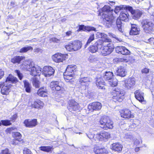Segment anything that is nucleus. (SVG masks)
Here are the masks:
<instances>
[{
	"instance_id": "obj_47",
	"label": "nucleus",
	"mask_w": 154,
	"mask_h": 154,
	"mask_svg": "<svg viewBox=\"0 0 154 154\" xmlns=\"http://www.w3.org/2000/svg\"><path fill=\"white\" fill-rule=\"evenodd\" d=\"M101 137L100 135V133L99 134H97L94 135V140L95 141H102L101 140Z\"/></svg>"
},
{
	"instance_id": "obj_48",
	"label": "nucleus",
	"mask_w": 154,
	"mask_h": 154,
	"mask_svg": "<svg viewBox=\"0 0 154 154\" xmlns=\"http://www.w3.org/2000/svg\"><path fill=\"white\" fill-rule=\"evenodd\" d=\"M98 60V58L95 56L93 55L90 56L88 58V60L91 62H94Z\"/></svg>"
},
{
	"instance_id": "obj_62",
	"label": "nucleus",
	"mask_w": 154,
	"mask_h": 154,
	"mask_svg": "<svg viewBox=\"0 0 154 154\" xmlns=\"http://www.w3.org/2000/svg\"><path fill=\"white\" fill-rule=\"evenodd\" d=\"M51 40L53 42H58L59 41V39L55 38H52Z\"/></svg>"
},
{
	"instance_id": "obj_1",
	"label": "nucleus",
	"mask_w": 154,
	"mask_h": 154,
	"mask_svg": "<svg viewBox=\"0 0 154 154\" xmlns=\"http://www.w3.org/2000/svg\"><path fill=\"white\" fill-rule=\"evenodd\" d=\"M23 65L25 66V68L27 70L30 72V74L32 76H39L41 72L42 69L38 66L36 67L33 62H31L26 65L23 64Z\"/></svg>"
},
{
	"instance_id": "obj_24",
	"label": "nucleus",
	"mask_w": 154,
	"mask_h": 154,
	"mask_svg": "<svg viewBox=\"0 0 154 154\" xmlns=\"http://www.w3.org/2000/svg\"><path fill=\"white\" fill-rule=\"evenodd\" d=\"M49 86L53 90H55L59 91L61 89V87L60 86L59 82L58 81H52L50 84Z\"/></svg>"
},
{
	"instance_id": "obj_22",
	"label": "nucleus",
	"mask_w": 154,
	"mask_h": 154,
	"mask_svg": "<svg viewBox=\"0 0 154 154\" xmlns=\"http://www.w3.org/2000/svg\"><path fill=\"white\" fill-rule=\"evenodd\" d=\"M95 81L96 85L97 87L100 89H104V82L103 80L100 77H98L94 79Z\"/></svg>"
},
{
	"instance_id": "obj_59",
	"label": "nucleus",
	"mask_w": 154,
	"mask_h": 154,
	"mask_svg": "<svg viewBox=\"0 0 154 154\" xmlns=\"http://www.w3.org/2000/svg\"><path fill=\"white\" fill-rule=\"evenodd\" d=\"M4 75V71L2 69H0V79L3 77Z\"/></svg>"
},
{
	"instance_id": "obj_26",
	"label": "nucleus",
	"mask_w": 154,
	"mask_h": 154,
	"mask_svg": "<svg viewBox=\"0 0 154 154\" xmlns=\"http://www.w3.org/2000/svg\"><path fill=\"white\" fill-rule=\"evenodd\" d=\"M44 104L40 100H38L32 103L31 107L38 109H41L44 106Z\"/></svg>"
},
{
	"instance_id": "obj_21",
	"label": "nucleus",
	"mask_w": 154,
	"mask_h": 154,
	"mask_svg": "<svg viewBox=\"0 0 154 154\" xmlns=\"http://www.w3.org/2000/svg\"><path fill=\"white\" fill-rule=\"evenodd\" d=\"M135 96L137 100L141 103L145 102L144 100V93L138 90L135 91L134 93Z\"/></svg>"
},
{
	"instance_id": "obj_12",
	"label": "nucleus",
	"mask_w": 154,
	"mask_h": 154,
	"mask_svg": "<svg viewBox=\"0 0 154 154\" xmlns=\"http://www.w3.org/2000/svg\"><path fill=\"white\" fill-rule=\"evenodd\" d=\"M97 35L98 36L99 38L104 39L98 40L97 43V45H104L106 42H111V40L107 38V35L104 33L97 32Z\"/></svg>"
},
{
	"instance_id": "obj_64",
	"label": "nucleus",
	"mask_w": 154,
	"mask_h": 154,
	"mask_svg": "<svg viewBox=\"0 0 154 154\" xmlns=\"http://www.w3.org/2000/svg\"><path fill=\"white\" fill-rule=\"evenodd\" d=\"M10 5H11V6L12 7H14V5H15L14 2H11Z\"/></svg>"
},
{
	"instance_id": "obj_6",
	"label": "nucleus",
	"mask_w": 154,
	"mask_h": 154,
	"mask_svg": "<svg viewBox=\"0 0 154 154\" xmlns=\"http://www.w3.org/2000/svg\"><path fill=\"white\" fill-rule=\"evenodd\" d=\"M112 13L108 14L103 13L102 15V18L104 19V21L105 23L106 26L108 27L112 26L113 23H115V18L113 16Z\"/></svg>"
},
{
	"instance_id": "obj_53",
	"label": "nucleus",
	"mask_w": 154,
	"mask_h": 154,
	"mask_svg": "<svg viewBox=\"0 0 154 154\" xmlns=\"http://www.w3.org/2000/svg\"><path fill=\"white\" fill-rule=\"evenodd\" d=\"M15 72L17 73L19 79L21 80L23 76L22 74L20 72V71L19 70H16Z\"/></svg>"
},
{
	"instance_id": "obj_56",
	"label": "nucleus",
	"mask_w": 154,
	"mask_h": 154,
	"mask_svg": "<svg viewBox=\"0 0 154 154\" xmlns=\"http://www.w3.org/2000/svg\"><path fill=\"white\" fill-rule=\"evenodd\" d=\"M0 154H10L9 150L7 148L2 150Z\"/></svg>"
},
{
	"instance_id": "obj_29",
	"label": "nucleus",
	"mask_w": 154,
	"mask_h": 154,
	"mask_svg": "<svg viewBox=\"0 0 154 154\" xmlns=\"http://www.w3.org/2000/svg\"><path fill=\"white\" fill-rule=\"evenodd\" d=\"M95 28L93 27H91L89 26H85L84 25H79V29L77 30V31L79 32L81 30L90 31H95Z\"/></svg>"
},
{
	"instance_id": "obj_5",
	"label": "nucleus",
	"mask_w": 154,
	"mask_h": 154,
	"mask_svg": "<svg viewBox=\"0 0 154 154\" xmlns=\"http://www.w3.org/2000/svg\"><path fill=\"white\" fill-rule=\"evenodd\" d=\"M113 99L114 101L121 102L123 99L125 94L123 91L118 88H116L112 92Z\"/></svg>"
},
{
	"instance_id": "obj_19",
	"label": "nucleus",
	"mask_w": 154,
	"mask_h": 154,
	"mask_svg": "<svg viewBox=\"0 0 154 154\" xmlns=\"http://www.w3.org/2000/svg\"><path fill=\"white\" fill-rule=\"evenodd\" d=\"M24 124L26 127L32 128L35 126L37 125V119H35L31 120L29 119H26L24 121Z\"/></svg>"
},
{
	"instance_id": "obj_41",
	"label": "nucleus",
	"mask_w": 154,
	"mask_h": 154,
	"mask_svg": "<svg viewBox=\"0 0 154 154\" xmlns=\"http://www.w3.org/2000/svg\"><path fill=\"white\" fill-rule=\"evenodd\" d=\"M23 82L26 91L27 92H30L31 88L30 84L26 80L24 81Z\"/></svg>"
},
{
	"instance_id": "obj_32",
	"label": "nucleus",
	"mask_w": 154,
	"mask_h": 154,
	"mask_svg": "<svg viewBox=\"0 0 154 154\" xmlns=\"http://www.w3.org/2000/svg\"><path fill=\"white\" fill-rule=\"evenodd\" d=\"M97 42L93 45L90 46L88 48L89 51L92 53H94L96 52L98 49V48H100V45H101L97 44Z\"/></svg>"
},
{
	"instance_id": "obj_13",
	"label": "nucleus",
	"mask_w": 154,
	"mask_h": 154,
	"mask_svg": "<svg viewBox=\"0 0 154 154\" xmlns=\"http://www.w3.org/2000/svg\"><path fill=\"white\" fill-rule=\"evenodd\" d=\"M128 11H130L133 15L132 18L135 20L139 19L141 16L142 12L139 10H133L132 8L129 6Z\"/></svg>"
},
{
	"instance_id": "obj_3",
	"label": "nucleus",
	"mask_w": 154,
	"mask_h": 154,
	"mask_svg": "<svg viewBox=\"0 0 154 154\" xmlns=\"http://www.w3.org/2000/svg\"><path fill=\"white\" fill-rule=\"evenodd\" d=\"M75 66H68L63 75L64 78L66 82H69L72 79L74 76V71H75Z\"/></svg>"
},
{
	"instance_id": "obj_63",
	"label": "nucleus",
	"mask_w": 154,
	"mask_h": 154,
	"mask_svg": "<svg viewBox=\"0 0 154 154\" xmlns=\"http://www.w3.org/2000/svg\"><path fill=\"white\" fill-rule=\"evenodd\" d=\"M140 143V141L136 139L134 141V144L135 145H137Z\"/></svg>"
},
{
	"instance_id": "obj_31",
	"label": "nucleus",
	"mask_w": 154,
	"mask_h": 154,
	"mask_svg": "<svg viewBox=\"0 0 154 154\" xmlns=\"http://www.w3.org/2000/svg\"><path fill=\"white\" fill-rule=\"evenodd\" d=\"M113 73L110 71L105 72L103 74V77L106 80L109 81L113 78Z\"/></svg>"
},
{
	"instance_id": "obj_27",
	"label": "nucleus",
	"mask_w": 154,
	"mask_h": 154,
	"mask_svg": "<svg viewBox=\"0 0 154 154\" xmlns=\"http://www.w3.org/2000/svg\"><path fill=\"white\" fill-rule=\"evenodd\" d=\"M96 154H108L107 151L104 148H101L99 146H94V150Z\"/></svg>"
},
{
	"instance_id": "obj_15",
	"label": "nucleus",
	"mask_w": 154,
	"mask_h": 154,
	"mask_svg": "<svg viewBox=\"0 0 154 154\" xmlns=\"http://www.w3.org/2000/svg\"><path fill=\"white\" fill-rule=\"evenodd\" d=\"M67 54H62L60 53H56L54 55L52 59L56 63L63 62L65 60Z\"/></svg>"
},
{
	"instance_id": "obj_51",
	"label": "nucleus",
	"mask_w": 154,
	"mask_h": 154,
	"mask_svg": "<svg viewBox=\"0 0 154 154\" xmlns=\"http://www.w3.org/2000/svg\"><path fill=\"white\" fill-rule=\"evenodd\" d=\"M110 37H112L116 38L117 39L118 41L119 42H121L122 41V40L121 38H119L116 35L112 33H108Z\"/></svg>"
},
{
	"instance_id": "obj_9",
	"label": "nucleus",
	"mask_w": 154,
	"mask_h": 154,
	"mask_svg": "<svg viewBox=\"0 0 154 154\" xmlns=\"http://www.w3.org/2000/svg\"><path fill=\"white\" fill-rule=\"evenodd\" d=\"M91 81V79L88 77H82L80 78L79 81V90L81 92L85 90L89 83Z\"/></svg>"
},
{
	"instance_id": "obj_50",
	"label": "nucleus",
	"mask_w": 154,
	"mask_h": 154,
	"mask_svg": "<svg viewBox=\"0 0 154 154\" xmlns=\"http://www.w3.org/2000/svg\"><path fill=\"white\" fill-rule=\"evenodd\" d=\"M124 138L125 139H129L131 140H132L133 138V135L131 133H128L125 134Z\"/></svg>"
},
{
	"instance_id": "obj_34",
	"label": "nucleus",
	"mask_w": 154,
	"mask_h": 154,
	"mask_svg": "<svg viewBox=\"0 0 154 154\" xmlns=\"http://www.w3.org/2000/svg\"><path fill=\"white\" fill-rule=\"evenodd\" d=\"M11 85H4L2 88L1 90V93L3 95H8L9 93V90L11 87Z\"/></svg>"
},
{
	"instance_id": "obj_60",
	"label": "nucleus",
	"mask_w": 154,
	"mask_h": 154,
	"mask_svg": "<svg viewBox=\"0 0 154 154\" xmlns=\"http://www.w3.org/2000/svg\"><path fill=\"white\" fill-rule=\"evenodd\" d=\"M72 32L71 31H68L66 32V36H69L71 35H72Z\"/></svg>"
},
{
	"instance_id": "obj_42",
	"label": "nucleus",
	"mask_w": 154,
	"mask_h": 154,
	"mask_svg": "<svg viewBox=\"0 0 154 154\" xmlns=\"http://www.w3.org/2000/svg\"><path fill=\"white\" fill-rule=\"evenodd\" d=\"M121 20L120 19H117L116 20V22H115V23H113V24H115L116 23V26L118 28V29L121 32H122V29L121 28L122 26V23L121 22Z\"/></svg>"
},
{
	"instance_id": "obj_37",
	"label": "nucleus",
	"mask_w": 154,
	"mask_h": 154,
	"mask_svg": "<svg viewBox=\"0 0 154 154\" xmlns=\"http://www.w3.org/2000/svg\"><path fill=\"white\" fill-rule=\"evenodd\" d=\"M25 57L23 56H17L11 59V62L14 63H19Z\"/></svg>"
},
{
	"instance_id": "obj_14",
	"label": "nucleus",
	"mask_w": 154,
	"mask_h": 154,
	"mask_svg": "<svg viewBox=\"0 0 154 154\" xmlns=\"http://www.w3.org/2000/svg\"><path fill=\"white\" fill-rule=\"evenodd\" d=\"M54 72V70L52 67L50 66H45L43 69L42 74L44 75L45 77H49L53 75Z\"/></svg>"
},
{
	"instance_id": "obj_28",
	"label": "nucleus",
	"mask_w": 154,
	"mask_h": 154,
	"mask_svg": "<svg viewBox=\"0 0 154 154\" xmlns=\"http://www.w3.org/2000/svg\"><path fill=\"white\" fill-rule=\"evenodd\" d=\"M110 148L115 151L119 152L122 150V146L119 143H113L111 145Z\"/></svg>"
},
{
	"instance_id": "obj_33",
	"label": "nucleus",
	"mask_w": 154,
	"mask_h": 154,
	"mask_svg": "<svg viewBox=\"0 0 154 154\" xmlns=\"http://www.w3.org/2000/svg\"><path fill=\"white\" fill-rule=\"evenodd\" d=\"M117 73L118 75L124 77L126 75V72L123 66H120L119 67Z\"/></svg>"
},
{
	"instance_id": "obj_39",
	"label": "nucleus",
	"mask_w": 154,
	"mask_h": 154,
	"mask_svg": "<svg viewBox=\"0 0 154 154\" xmlns=\"http://www.w3.org/2000/svg\"><path fill=\"white\" fill-rule=\"evenodd\" d=\"M101 10L103 12L107 14L112 13L113 12V10L111 9L110 7L108 5H105Z\"/></svg>"
},
{
	"instance_id": "obj_40",
	"label": "nucleus",
	"mask_w": 154,
	"mask_h": 154,
	"mask_svg": "<svg viewBox=\"0 0 154 154\" xmlns=\"http://www.w3.org/2000/svg\"><path fill=\"white\" fill-rule=\"evenodd\" d=\"M17 82V79L13 76L11 75H9L7 77L6 80V82H11L12 83H16Z\"/></svg>"
},
{
	"instance_id": "obj_8",
	"label": "nucleus",
	"mask_w": 154,
	"mask_h": 154,
	"mask_svg": "<svg viewBox=\"0 0 154 154\" xmlns=\"http://www.w3.org/2000/svg\"><path fill=\"white\" fill-rule=\"evenodd\" d=\"M100 45V49L101 53L102 55L103 56L110 54L112 52L114 49L113 44L112 43H108L106 45Z\"/></svg>"
},
{
	"instance_id": "obj_20",
	"label": "nucleus",
	"mask_w": 154,
	"mask_h": 154,
	"mask_svg": "<svg viewBox=\"0 0 154 154\" xmlns=\"http://www.w3.org/2000/svg\"><path fill=\"white\" fill-rule=\"evenodd\" d=\"M121 116L124 118H130L133 117V116L131 114V112L128 109H124L120 111Z\"/></svg>"
},
{
	"instance_id": "obj_35",
	"label": "nucleus",
	"mask_w": 154,
	"mask_h": 154,
	"mask_svg": "<svg viewBox=\"0 0 154 154\" xmlns=\"http://www.w3.org/2000/svg\"><path fill=\"white\" fill-rule=\"evenodd\" d=\"M129 14L127 12H121L119 16V18L120 20L122 21H128V19Z\"/></svg>"
},
{
	"instance_id": "obj_45",
	"label": "nucleus",
	"mask_w": 154,
	"mask_h": 154,
	"mask_svg": "<svg viewBox=\"0 0 154 154\" xmlns=\"http://www.w3.org/2000/svg\"><path fill=\"white\" fill-rule=\"evenodd\" d=\"M109 85L112 87H115L117 85V80L116 79H112L108 81Z\"/></svg>"
},
{
	"instance_id": "obj_16",
	"label": "nucleus",
	"mask_w": 154,
	"mask_h": 154,
	"mask_svg": "<svg viewBox=\"0 0 154 154\" xmlns=\"http://www.w3.org/2000/svg\"><path fill=\"white\" fill-rule=\"evenodd\" d=\"M102 107L101 103L98 102H94L90 104L88 106V109L90 110H98Z\"/></svg>"
},
{
	"instance_id": "obj_57",
	"label": "nucleus",
	"mask_w": 154,
	"mask_h": 154,
	"mask_svg": "<svg viewBox=\"0 0 154 154\" xmlns=\"http://www.w3.org/2000/svg\"><path fill=\"white\" fill-rule=\"evenodd\" d=\"M147 41L148 42H146L147 43H149L151 44H153L154 43V38H151L149 39Z\"/></svg>"
},
{
	"instance_id": "obj_54",
	"label": "nucleus",
	"mask_w": 154,
	"mask_h": 154,
	"mask_svg": "<svg viewBox=\"0 0 154 154\" xmlns=\"http://www.w3.org/2000/svg\"><path fill=\"white\" fill-rule=\"evenodd\" d=\"M23 154H32L31 151L29 149L24 148L23 150Z\"/></svg>"
},
{
	"instance_id": "obj_10",
	"label": "nucleus",
	"mask_w": 154,
	"mask_h": 154,
	"mask_svg": "<svg viewBox=\"0 0 154 154\" xmlns=\"http://www.w3.org/2000/svg\"><path fill=\"white\" fill-rule=\"evenodd\" d=\"M142 27L146 32H148L151 31L153 29L154 25L152 22L149 21L147 19H143L141 22Z\"/></svg>"
},
{
	"instance_id": "obj_4",
	"label": "nucleus",
	"mask_w": 154,
	"mask_h": 154,
	"mask_svg": "<svg viewBox=\"0 0 154 154\" xmlns=\"http://www.w3.org/2000/svg\"><path fill=\"white\" fill-rule=\"evenodd\" d=\"M82 43L79 40H75L70 42L65 46L66 49L69 51H76L81 48Z\"/></svg>"
},
{
	"instance_id": "obj_17",
	"label": "nucleus",
	"mask_w": 154,
	"mask_h": 154,
	"mask_svg": "<svg viewBox=\"0 0 154 154\" xmlns=\"http://www.w3.org/2000/svg\"><path fill=\"white\" fill-rule=\"evenodd\" d=\"M115 49L117 53H120L123 55L129 54L130 53V51L125 47L117 46L116 47Z\"/></svg>"
},
{
	"instance_id": "obj_55",
	"label": "nucleus",
	"mask_w": 154,
	"mask_h": 154,
	"mask_svg": "<svg viewBox=\"0 0 154 154\" xmlns=\"http://www.w3.org/2000/svg\"><path fill=\"white\" fill-rule=\"evenodd\" d=\"M86 136L87 137L90 139L91 140H92L93 141L94 138V135L93 134L91 133H86Z\"/></svg>"
},
{
	"instance_id": "obj_61",
	"label": "nucleus",
	"mask_w": 154,
	"mask_h": 154,
	"mask_svg": "<svg viewBox=\"0 0 154 154\" xmlns=\"http://www.w3.org/2000/svg\"><path fill=\"white\" fill-rule=\"evenodd\" d=\"M17 114H15L14 115H13L11 118V120H12L13 121H14L16 119H17Z\"/></svg>"
},
{
	"instance_id": "obj_46",
	"label": "nucleus",
	"mask_w": 154,
	"mask_h": 154,
	"mask_svg": "<svg viewBox=\"0 0 154 154\" xmlns=\"http://www.w3.org/2000/svg\"><path fill=\"white\" fill-rule=\"evenodd\" d=\"M94 34H91L90 35L86 44L85 45V48H86L87 45H88L92 41H93L94 40Z\"/></svg>"
},
{
	"instance_id": "obj_25",
	"label": "nucleus",
	"mask_w": 154,
	"mask_h": 154,
	"mask_svg": "<svg viewBox=\"0 0 154 154\" xmlns=\"http://www.w3.org/2000/svg\"><path fill=\"white\" fill-rule=\"evenodd\" d=\"M14 138L13 139L12 144H18L19 142L22 140L21 135L18 132H15L13 135Z\"/></svg>"
},
{
	"instance_id": "obj_38",
	"label": "nucleus",
	"mask_w": 154,
	"mask_h": 154,
	"mask_svg": "<svg viewBox=\"0 0 154 154\" xmlns=\"http://www.w3.org/2000/svg\"><path fill=\"white\" fill-rule=\"evenodd\" d=\"M100 135L101 137V140H105L110 137V134L108 132H106L104 131H103L100 132Z\"/></svg>"
},
{
	"instance_id": "obj_7",
	"label": "nucleus",
	"mask_w": 154,
	"mask_h": 154,
	"mask_svg": "<svg viewBox=\"0 0 154 154\" xmlns=\"http://www.w3.org/2000/svg\"><path fill=\"white\" fill-rule=\"evenodd\" d=\"M112 13L108 14L103 13L102 15V18L104 19V21L105 23L106 26L108 27L112 26L113 23H115V18L113 16Z\"/></svg>"
},
{
	"instance_id": "obj_36",
	"label": "nucleus",
	"mask_w": 154,
	"mask_h": 154,
	"mask_svg": "<svg viewBox=\"0 0 154 154\" xmlns=\"http://www.w3.org/2000/svg\"><path fill=\"white\" fill-rule=\"evenodd\" d=\"M129 6L125 5H121L119 6H116L114 12L117 14L121 10H125L126 11H128Z\"/></svg>"
},
{
	"instance_id": "obj_11",
	"label": "nucleus",
	"mask_w": 154,
	"mask_h": 154,
	"mask_svg": "<svg viewBox=\"0 0 154 154\" xmlns=\"http://www.w3.org/2000/svg\"><path fill=\"white\" fill-rule=\"evenodd\" d=\"M67 108L69 111L74 113L75 112L79 109L80 106L79 103L74 100H72L68 103Z\"/></svg>"
},
{
	"instance_id": "obj_52",
	"label": "nucleus",
	"mask_w": 154,
	"mask_h": 154,
	"mask_svg": "<svg viewBox=\"0 0 154 154\" xmlns=\"http://www.w3.org/2000/svg\"><path fill=\"white\" fill-rule=\"evenodd\" d=\"M33 85L36 88H38L39 87V81L36 79L33 80Z\"/></svg>"
},
{
	"instance_id": "obj_30",
	"label": "nucleus",
	"mask_w": 154,
	"mask_h": 154,
	"mask_svg": "<svg viewBox=\"0 0 154 154\" xmlns=\"http://www.w3.org/2000/svg\"><path fill=\"white\" fill-rule=\"evenodd\" d=\"M37 94L40 96L45 97L47 96L48 91L46 87H42L40 88L38 90Z\"/></svg>"
},
{
	"instance_id": "obj_2",
	"label": "nucleus",
	"mask_w": 154,
	"mask_h": 154,
	"mask_svg": "<svg viewBox=\"0 0 154 154\" xmlns=\"http://www.w3.org/2000/svg\"><path fill=\"white\" fill-rule=\"evenodd\" d=\"M100 127L104 129H112L113 127V122L107 116L102 117L99 121Z\"/></svg>"
},
{
	"instance_id": "obj_58",
	"label": "nucleus",
	"mask_w": 154,
	"mask_h": 154,
	"mask_svg": "<svg viewBox=\"0 0 154 154\" xmlns=\"http://www.w3.org/2000/svg\"><path fill=\"white\" fill-rule=\"evenodd\" d=\"M142 72L143 73H147L149 72V69L145 68L142 70Z\"/></svg>"
},
{
	"instance_id": "obj_43",
	"label": "nucleus",
	"mask_w": 154,
	"mask_h": 154,
	"mask_svg": "<svg viewBox=\"0 0 154 154\" xmlns=\"http://www.w3.org/2000/svg\"><path fill=\"white\" fill-rule=\"evenodd\" d=\"M40 148L41 150L47 152H51L53 149L52 148L51 146H41Z\"/></svg>"
},
{
	"instance_id": "obj_44",
	"label": "nucleus",
	"mask_w": 154,
	"mask_h": 154,
	"mask_svg": "<svg viewBox=\"0 0 154 154\" xmlns=\"http://www.w3.org/2000/svg\"><path fill=\"white\" fill-rule=\"evenodd\" d=\"M33 48L31 46H25L22 48L20 51V53H24L30 50H32Z\"/></svg>"
},
{
	"instance_id": "obj_23",
	"label": "nucleus",
	"mask_w": 154,
	"mask_h": 154,
	"mask_svg": "<svg viewBox=\"0 0 154 154\" xmlns=\"http://www.w3.org/2000/svg\"><path fill=\"white\" fill-rule=\"evenodd\" d=\"M140 32V29L136 24H131V27L130 32L131 35H135L139 34Z\"/></svg>"
},
{
	"instance_id": "obj_18",
	"label": "nucleus",
	"mask_w": 154,
	"mask_h": 154,
	"mask_svg": "<svg viewBox=\"0 0 154 154\" xmlns=\"http://www.w3.org/2000/svg\"><path fill=\"white\" fill-rule=\"evenodd\" d=\"M125 87L128 89L132 88L135 84L134 78H130L125 81Z\"/></svg>"
},
{
	"instance_id": "obj_49",
	"label": "nucleus",
	"mask_w": 154,
	"mask_h": 154,
	"mask_svg": "<svg viewBox=\"0 0 154 154\" xmlns=\"http://www.w3.org/2000/svg\"><path fill=\"white\" fill-rule=\"evenodd\" d=\"M0 122H1V125L2 124L5 126L9 125L11 124L10 122V121L9 120H2Z\"/></svg>"
}]
</instances>
